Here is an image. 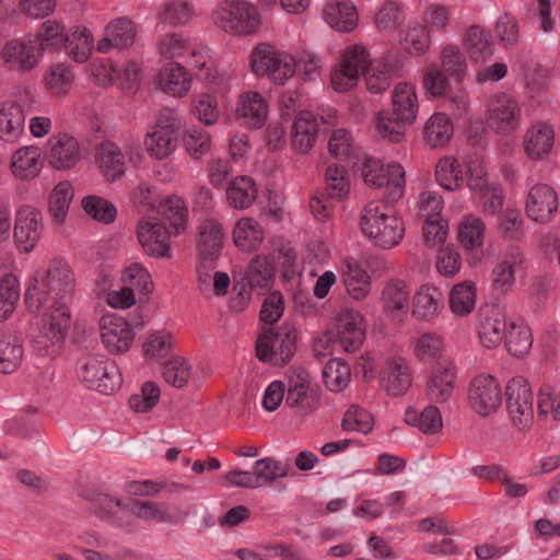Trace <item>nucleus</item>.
<instances>
[{
  "label": "nucleus",
  "instance_id": "obj_1",
  "mask_svg": "<svg viewBox=\"0 0 560 560\" xmlns=\"http://www.w3.org/2000/svg\"><path fill=\"white\" fill-rule=\"evenodd\" d=\"M73 278L69 266L61 260H54L40 281L35 277L28 283L24 300L31 312H37L51 295L54 303L49 319L48 335L52 342L66 337L71 323L69 304L72 301Z\"/></svg>",
  "mask_w": 560,
  "mask_h": 560
},
{
  "label": "nucleus",
  "instance_id": "obj_2",
  "mask_svg": "<svg viewBox=\"0 0 560 560\" xmlns=\"http://www.w3.org/2000/svg\"><path fill=\"white\" fill-rule=\"evenodd\" d=\"M360 73L372 93H381L390 85L389 72L381 69L380 63H370L368 50L360 45L346 49L339 68L331 72V84L336 91L346 92L357 84Z\"/></svg>",
  "mask_w": 560,
  "mask_h": 560
},
{
  "label": "nucleus",
  "instance_id": "obj_3",
  "mask_svg": "<svg viewBox=\"0 0 560 560\" xmlns=\"http://www.w3.org/2000/svg\"><path fill=\"white\" fill-rule=\"evenodd\" d=\"M392 105L390 110L378 113L376 129L383 138L398 143L405 136L406 125L416 119L419 108L415 88L408 83H398L393 91Z\"/></svg>",
  "mask_w": 560,
  "mask_h": 560
},
{
  "label": "nucleus",
  "instance_id": "obj_4",
  "mask_svg": "<svg viewBox=\"0 0 560 560\" xmlns=\"http://www.w3.org/2000/svg\"><path fill=\"white\" fill-rule=\"evenodd\" d=\"M360 226L364 235L383 248L398 245L405 234L404 222L393 207L380 201H371L364 207Z\"/></svg>",
  "mask_w": 560,
  "mask_h": 560
},
{
  "label": "nucleus",
  "instance_id": "obj_5",
  "mask_svg": "<svg viewBox=\"0 0 560 560\" xmlns=\"http://www.w3.org/2000/svg\"><path fill=\"white\" fill-rule=\"evenodd\" d=\"M298 336V329L288 323H283L277 330L265 327L256 341L257 358L273 365L289 363L296 351Z\"/></svg>",
  "mask_w": 560,
  "mask_h": 560
},
{
  "label": "nucleus",
  "instance_id": "obj_6",
  "mask_svg": "<svg viewBox=\"0 0 560 560\" xmlns=\"http://www.w3.org/2000/svg\"><path fill=\"white\" fill-rule=\"evenodd\" d=\"M77 373L90 389L109 395L121 386L122 378L114 362L102 355H86L78 361Z\"/></svg>",
  "mask_w": 560,
  "mask_h": 560
},
{
  "label": "nucleus",
  "instance_id": "obj_7",
  "mask_svg": "<svg viewBox=\"0 0 560 560\" xmlns=\"http://www.w3.org/2000/svg\"><path fill=\"white\" fill-rule=\"evenodd\" d=\"M295 59L275 46L262 43L254 48L250 66L257 75L267 74L275 83L284 84L296 71Z\"/></svg>",
  "mask_w": 560,
  "mask_h": 560
},
{
  "label": "nucleus",
  "instance_id": "obj_8",
  "mask_svg": "<svg viewBox=\"0 0 560 560\" xmlns=\"http://www.w3.org/2000/svg\"><path fill=\"white\" fill-rule=\"evenodd\" d=\"M214 23L224 32L234 35H250L260 24L254 5L242 1H224L213 12Z\"/></svg>",
  "mask_w": 560,
  "mask_h": 560
},
{
  "label": "nucleus",
  "instance_id": "obj_9",
  "mask_svg": "<svg viewBox=\"0 0 560 560\" xmlns=\"http://www.w3.org/2000/svg\"><path fill=\"white\" fill-rule=\"evenodd\" d=\"M34 94L24 89L15 101L0 103V139L15 143L24 132L26 115L33 112Z\"/></svg>",
  "mask_w": 560,
  "mask_h": 560
},
{
  "label": "nucleus",
  "instance_id": "obj_10",
  "mask_svg": "<svg viewBox=\"0 0 560 560\" xmlns=\"http://www.w3.org/2000/svg\"><path fill=\"white\" fill-rule=\"evenodd\" d=\"M509 417L518 430H527L534 421V397L532 387L523 376L513 377L505 387Z\"/></svg>",
  "mask_w": 560,
  "mask_h": 560
},
{
  "label": "nucleus",
  "instance_id": "obj_11",
  "mask_svg": "<svg viewBox=\"0 0 560 560\" xmlns=\"http://www.w3.org/2000/svg\"><path fill=\"white\" fill-rule=\"evenodd\" d=\"M362 176L369 186L385 187L389 201L398 200L404 194L405 170L400 164H388L384 170L378 160L368 159L362 166Z\"/></svg>",
  "mask_w": 560,
  "mask_h": 560
},
{
  "label": "nucleus",
  "instance_id": "obj_12",
  "mask_svg": "<svg viewBox=\"0 0 560 560\" xmlns=\"http://www.w3.org/2000/svg\"><path fill=\"white\" fill-rule=\"evenodd\" d=\"M521 114V107L514 97L498 93L488 102L487 124L497 133L509 135L518 128Z\"/></svg>",
  "mask_w": 560,
  "mask_h": 560
},
{
  "label": "nucleus",
  "instance_id": "obj_13",
  "mask_svg": "<svg viewBox=\"0 0 560 560\" xmlns=\"http://www.w3.org/2000/svg\"><path fill=\"white\" fill-rule=\"evenodd\" d=\"M468 401L480 417L493 413L502 404L499 382L491 375L481 374L474 377L468 386Z\"/></svg>",
  "mask_w": 560,
  "mask_h": 560
},
{
  "label": "nucleus",
  "instance_id": "obj_14",
  "mask_svg": "<svg viewBox=\"0 0 560 560\" xmlns=\"http://www.w3.org/2000/svg\"><path fill=\"white\" fill-rule=\"evenodd\" d=\"M320 389L312 384L308 375L301 371L289 377L285 405L300 415L313 413L319 407Z\"/></svg>",
  "mask_w": 560,
  "mask_h": 560
},
{
  "label": "nucleus",
  "instance_id": "obj_15",
  "mask_svg": "<svg viewBox=\"0 0 560 560\" xmlns=\"http://www.w3.org/2000/svg\"><path fill=\"white\" fill-rule=\"evenodd\" d=\"M36 42V38H33V34H27L22 38L10 39L1 50V58L12 69L31 71L42 60V54Z\"/></svg>",
  "mask_w": 560,
  "mask_h": 560
},
{
  "label": "nucleus",
  "instance_id": "obj_16",
  "mask_svg": "<svg viewBox=\"0 0 560 560\" xmlns=\"http://www.w3.org/2000/svg\"><path fill=\"white\" fill-rule=\"evenodd\" d=\"M43 233L42 213L32 206L21 207L15 214L13 237L20 252H32Z\"/></svg>",
  "mask_w": 560,
  "mask_h": 560
},
{
  "label": "nucleus",
  "instance_id": "obj_17",
  "mask_svg": "<svg viewBox=\"0 0 560 560\" xmlns=\"http://www.w3.org/2000/svg\"><path fill=\"white\" fill-rule=\"evenodd\" d=\"M457 377L456 366L450 360L439 361L430 371L425 384V396L431 402L442 404L448 400Z\"/></svg>",
  "mask_w": 560,
  "mask_h": 560
},
{
  "label": "nucleus",
  "instance_id": "obj_18",
  "mask_svg": "<svg viewBox=\"0 0 560 560\" xmlns=\"http://www.w3.org/2000/svg\"><path fill=\"white\" fill-rule=\"evenodd\" d=\"M174 232L164 222L140 221L137 236L143 250L153 257H170V236Z\"/></svg>",
  "mask_w": 560,
  "mask_h": 560
},
{
  "label": "nucleus",
  "instance_id": "obj_19",
  "mask_svg": "<svg viewBox=\"0 0 560 560\" xmlns=\"http://www.w3.org/2000/svg\"><path fill=\"white\" fill-rule=\"evenodd\" d=\"M100 328L102 342L110 353L120 354L130 348L135 334L124 318L105 315L101 318Z\"/></svg>",
  "mask_w": 560,
  "mask_h": 560
},
{
  "label": "nucleus",
  "instance_id": "obj_20",
  "mask_svg": "<svg viewBox=\"0 0 560 560\" xmlns=\"http://www.w3.org/2000/svg\"><path fill=\"white\" fill-rule=\"evenodd\" d=\"M508 323L504 312L498 305L480 308L478 314V336L487 348L499 346L506 332Z\"/></svg>",
  "mask_w": 560,
  "mask_h": 560
},
{
  "label": "nucleus",
  "instance_id": "obj_21",
  "mask_svg": "<svg viewBox=\"0 0 560 560\" xmlns=\"http://www.w3.org/2000/svg\"><path fill=\"white\" fill-rule=\"evenodd\" d=\"M412 370L404 358H389L385 362L381 385L393 397L405 395L412 385Z\"/></svg>",
  "mask_w": 560,
  "mask_h": 560
},
{
  "label": "nucleus",
  "instance_id": "obj_22",
  "mask_svg": "<svg viewBox=\"0 0 560 560\" xmlns=\"http://www.w3.org/2000/svg\"><path fill=\"white\" fill-rule=\"evenodd\" d=\"M47 145L48 163L56 170H69L81 159L78 140L68 133L51 136Z\"/></svg>",
  "mask_w": 560,
  "mask_h": 560
},
{
  "label": "nucleus",
  "instance_id": "obj_23",
  "mask_svg": "<svg viewBox=\"0 0 560 560\" xmlns=\"http://www.w3.org/2000/svg\"><path fill=\"white\" fill-rule=\"evenodd\" d=\"M558 209V195L547 184H537L530 188L526 199V213L536 222H548Z\"/></svg>",
  "mask_w": 560,
  "mask_h": 560
},
{
  "label": "nucleus",
  "instance_id": "obj_24",
  "mask_svg": "<svg viewBox=\"0 0 560 560\" xmlns=\"http://www.w3.org/2000/svg\"><path fill=\"white\" fill-rule=\"evenodd\" d=\"M336 337L334 342L338 343L346 352L357 351L365 337L361 316L349 310L341 312L337 318Z\"/></svg>",
  "mask_w": 560,
  "mask_h": 560
},
{
  "label": "nucleus",
  "instance_id": "obj_25",
  "mask_svg": "<svg viewBox=\"0 0 560 560\" xmlns=\"http://www.w3.org/2000/svg\"><path fill=\"white\" fill-rule=\"evenodd\" d=\"M24 357L22 336L12 328H4L0 335V372L13 373Z\"/></svg>",
  "mask_w": 560,
  "mask_h": 560
},
{
  "label": "nucleus",
  "instance_id": "obj_26",
  "mask_svg": "<svg viewBox=\"0 0 560 560\" xmlns=\"http://www.w3.org/2000/svg\"><path fill=\"white\" fill-rule=\"evenodd\" d=\"M223 236L222 225L217 220L207 219L200 224L197 245L201 260L213 262L218 259Z\"/></svg>",
  "mask_w": 560,
  "mask_h": 560
},
{
  "label": "nucleus",
  "instance_id": "obj_27",
  "mask_svg": "<svg viewBox=\"0 0 560 560\" xmlns=\"http://www.w3.org/2000/svg\"><path fill=\"white\" fill-rule=\"evenodd\" d=\"M442 308V293L433 285L423 284L413 296L411 315L419 322H431Z\"/></svg>",
  "mask_w": 560,
  "mask_h": 560
},
{
  "label": "nucleus",
  "instance_id": "obj_28",
  "mask_svg": "<svg viewBox=\"0 0 560 560\" xmlns=\"http://www.w3.org/2000/svg\"><path fill=\"white\" fill-rule=\"evenodd\" d=\"M135 36V24L127 18H119L107 25L105 36L97 44V50L106 54L113 47L126 48L133 44Z\"/></svg>",
  "mask_w": 560,
  "mask_h": 560
},
{
  "label": "nucleus",
  "instance_id": "obj_29",
  "mask_svg": "<svg viewBox=\"0 0 560 560\" xmlns=\"http://www.w3.org/2000/svg\"><path fill=\"white\" fill-rule=\"evenodd\" d=\"M318 124L315 116L308 110H301L292 124L291 144L295 152L305 154L315 142Z\"/></svg>",
  "mask_w": 560,
  "mask_h": 560
},
{
  "label": "nucleus",
  "instance_id": "obj_30",
  "mask_svg": "<svg viewBox=\"0 0 560 560\" xmlns=\"http://www.w3.org/2000/svg\"><path fill=\"white\" fill-rule=\"evenodd\" d=\"M553 129L544 122L532 126L524 138V150L530 160H541L548 155L553 147Z\"/></svg>",
  "mask_w": 560,
  "mask_h": 560
},
{
  "label": "nucleus",
  "instance_id": "obj_31",
  "mask_svg": "<svg viewBox=\"0 0 560 560\" xmlns=\"http://www.w3.org/2000/svg\"><path fill=\"white\" fill-rule=\"evenodd\" d=\"M325 21L336 31L350 32L358 23L355 7L349 0H330L323 11Z\"/></svg>",
  "mask_w": 560,
  "mask_h": 560
},
{
  "label": "nucleus",
  "instance_id": "obj_32",
  "mask_svg": "<svg viewBox=\"0 0 560 560\" xmlns=\"http://www.w3.org/2000/svg\"><path fill=\"white\" fill-rule=\"evenodd\" d=\"M268 104L265 97L256 91H249L241 95L237 116L252 128H260L267 119Z\"/></svg>",
  "mask_w": 560,
  "mask_h": 560
},
{
  "label": "nucleus",
  "instance_id": "obj_33",
  "mask_svg": "<svg viewBox=\"0 0 560 560\" xmlns=\"http://www.w3.org/2000/svg\"><path fill=\"white\" fill-rule=\"evenodd\" d=\"M191 77L178 62L165 63L159 73V84L163 92L172 96H184L191 86Z\"/></svg>",
  "mask_w": 560,
  "mask_h": 560
},
{
  "label": "nucleus",
  "instance_id": "obj_34",
  "mask_svg": "<svg viewBox=\"0 0 560 560\" xmlns=\"http://www.w3.org/2000/svg\"><path fill=\"white\" fill-rule=\"evenodd\" d=\"M410 291L406 281L401 279H390L382 291V305L386 313L394 317H399L409 302Z\"/></svg>",
  "mask_w": 560,
  "mask_h": 560
},
{
  "label": "nucleus",
  "instance_id": "obj_35",
  "mask_svg": "<svg viewBox=\"0 0 560 560\" xmlns=\"http://www.w3.org/2000/svg\"><path fill=\"white\" fill-rule=\"evenodd\" d=\"M96 159L104 176L108 180H117L125 174V156L116 143H102L97 149Z\"/></svg>",
  "mask_w": 560,
  "mask_h": 560
},
{
  "label": "nucleus",
  "instance_id": "obj_36",
  "mask_svg": "<svg viewBox=\"0 0 560 560\" xmlns=\"http://www.w3.org/2000/svg\"><path fill=\"white\" fill-rule=\"evenodd\" d=\"M464 44L475 62H483L494 52L490 34L479 25H472L466 31Z\"/></svg>",
  "mask_w": 560,
  "mask_h": 560
},
{
  "label": "nucleus",
  "instance_id": "obj_37",
  "mask_svg": "<svg viewBox=\"0 0 560 560\" xmlns=\"http://www.w3.org/2000/svg\"><path fill=\"white\" fill-rule=\"evenodd\" d=\"M256 197V184L252 177L246 175L235 177L226 189L228 201L235 209H247Z\"/></svg>",
  "mask_w": 560,
  "mask_h": 560
},
{
  "label": "nucleus",
  "instance_id": "obj_38",
  "mask_svg": "<svg viewBox=\"0 0 560 560\" xmlns=\"http://www.w3.org/2000/svg\"><path fill=\"white\" fill-rule=\"evenodd\" d=\"M39 149L37 147H23L16 150L12 156L11 170L15 177L32 179L40 171Z\"/></svg>",
  "mask_w": 560,
  "mask_h": 560
},
{
  "label": "nucleus",
  "instance_id": "obj_39",
  "mask_svg": "<svg viewBox=\"0 0 560 560\" xmlns=\"http://www.w3.org/2000/svg\"><path fill=\"white\" fill-rule=\"evenodd\" d=\"M159 212L162 215L160 222L166 223L174 235L180 234L186 229L188 211L182 198L177 196L167 197L161 202Z\"/></svg>",
  "mask_w": 560,
  "mask_h": 560
},
{
  "label": "nucleus",
  "instance_id": "obj_40",
  "mask_svg": "<svg viewBox=\"0 0 560 560\" xmlns=\"http://www.w3.org/2000/svg\"><path fill=\"white\" fill-rule=\"evenodd\" d=\"M343 283L349 295L358 301L366 298L371 290L369 273L355 261L347 262Z\"/></svg>",
  "mask_w": 560,
  "mask_h": 560
},
{
  "label": "nucleus",
  "instance_id": "obj_41",
  "mask_svg": "<svg viewBox=\"0 0 560 560\" xmlns=\"http://www.w3.org/2000/svg\"><path fill=\"white\" fill-rule=\"evenodd\" d=\"M178 136L175 131L152 129L144 139V145L150 156L163 160L171 155L177 147Z\"/></svg>",
  "mask_w": 560,
  "mask_h": 560
},
{
  "label": "nucleus",
  "instance_id": "obj_42",
  "mask_svg": "<svg viewBox=\"0 0 560 560\" xmlns=\"http://www.w3.org/2000/svg\"><path fill=\"white\" fill-rule=\"evenodd\" d=\"M405 421L425 434H435L443 425L440 410L435 406H428L420 412L415 408H408L405 412Z\"/></svg>",
  "mask_w": 560,
  "mask_h": 560
},
{
  "label": "nucleus",
  "instance_id": "obj_43",
  "mask_svg": "<svg viewBox=\"0 0 560 560\" xmlns=\"http://www.w3.org/2000/svg\"><path fill=\"white\" fill-rule=\"evenodd\" d=\"M68 34H65V26L56 21L44 22L33 38L43 55L45 50H60L63 47Z\"/></svg>",
  "mask_w": 560,
  "mask_h": 560
},
{
  "label": "nucleus",
  "instance_id": "obj_44",
  "mask_svg": "<svg viewBox=\"0 0 560 560\" xmlns=\"http://www.w3.org/2000/svg\"><path fill=\"white\" fill-rule=\"evenodd\" d=\"M476 304V287L471 281L455 284L450 292V307L456 315L469 314Z\"/></svg>",
  "mask_w": 560,
  "mask_h": 560
},
{
  "label": "nucleus",
  "instance_id": "obj_45",
  "mask_svg": "<svg viewBox=\"0 0 560 560\" xmlns=\"http://www.w3.org/2000/svg\"><path fill=\"white\" fill-rule=\"evenodd\" d=\"M453 135V124L443 113L433 114L424 126V137L431 147L448 142Z\"/></svg>",
  "mask_w": 560,
  "mask_h": 560
},
{
  "label": "nucleus",
  "instance_id": "obj_46",
  "mask_svg": "<svg viewBox=\"0 0 560 560\" xmlns=\"http://www.w3.org/2000/svg\"><path fill=\"white\" fill-rule=\"evenodd\" d=\"M435 178L444 189L459 188L464 183V177L458 161L453 156L440 159L435 166Z\"/></svg>",
  "mask_w": 560,
  "mask_h": 560
},
{
  "label": "nucleus",
  "instance_id": "obj_47",
  "mask_svg": "<svg viewBox=\"0 0 560 560\" xmlns=\"http://www.w3.org/2000/svg\"><path fill=\"white\" fill-rule=\"evenodd\" d=\"M124 508L135 516L145 521L172 522V515L166 511L165 504L132 499Z\"/></svg>",
  "mask_w": 560,
  "mask_h": 560
},
{
  "label": "nucleus",
  "instance_id": "obj_48",
  "mask_svg": "<svg viewBox=\"0 0 560 560\" xmlns=\"http://www.w3.org/2000/svg\"><path fill=\"white\" fill-rule=\"evenodd\" d=\"M264 233L259 224L249 218L241 219L234 230L233 240L243 249H255L262 242Z\"/></svg>",
  "mask_w": 560,
  "mask_h": 560
},
{
  "label": "nucleus",
  "instance_id": "obj_49",
  "mask_svg": "<svg viewBox=\"0 0 560 560\" xmlns=\"http://www.w3.org/2000/svg\"><path fill=\"white\" fill-rule=\"evenodd\" d=\"M503 339L508 351L514 357L527 354L533 343L530 329L513 322L508 326Z\"/></svg>",
  "mask_w": 560,
  "mask_h": 560
},
{
  "label": "nucleus",
  "instance_id": "obj_50",
  "mask_svg": "<svg viewBox=\"0 0 560 560\" xmlns=\"http://www.w3.org/2000/svg\"><path fill=\"white\" fill-rule=\"evenodd\" d=\"M485 235L483 222L474 215H466L458 226V240L467 249L481 247Z\"/></svg>",
  "mask_w": 560,
  "mask_h": 560
},
{
  "label": "nucleus",
  "instance_id": "obj_51",
  "mask_svg": "<svg viewBox=\"0 0 560 560\" xmlns=\"http://www.w3.org/2000/svg\"><path fill=\"white\" fill-rule=\"evenodd\" d=\"M350 368L340 359L329 360L323 369V380L330 392H340L350 382Z\"/></svg>",
  "mask_w": 560,
  "mask_h": 560
},
{
  "label": "nucleus",
  "instance_id": "obj_52",
  "mask_svg": "<svg viewBox=\"0 0 560 560\" xmlns=\"http://www.w3.org/2000/svg\"><path fill=\"white\" fill-rule=\"evenodd\" d=\"M92 36L88 30H75L67 35L63 47L77 62H84L92 51Z\"/></svg>",
  "mask_w": 560,
  "mask_h": 560
},
{
  "label": "nucleus",
  "instance_id": "obj_53",
  "mask_svg": "<svg viewBox=\"0 0 560 560\" xmlns=\"http://www.w3.org/2000/svg\"><path fill=\"white\" fill-rule=\"evenodd\" d=\"M73 198V189L69 182H60L49 196V212L57 223H62Z\"/></svg>",
  "mask_w": 560,
  "mask_h": 560
},
{
  "label": "nucleus",
  "instance_id": "obj_54",
  "mask_svg": "<svg viewBox=\"0 0 560 560\" xmlns=\"http://www.w3.org/2000/svg\"><path fill=\"white\" fill-rule=\"evenodd\" d=\"M162 375L166 383L183 388L190 378L191 366L185 358L173 357L163 364Z\"/></svg>",
  "mask_w": 560,
  "mask_h": 560
},
{
  "label": "nucleus",
  "instance_id": "obj_55",
  "mask_svg": "<svg viewBox=\"0 0 560 560\" xmlns=\"http://www.w3.org/2000/svg\"><path fill=\"white\" fill-rule=\"evenodd\" d=\"M444 347L443 338L436 332L422 334L415 343L413 353L422 362L438 360Z\"/></svg>",
  "mask_w": 560,
  "mask_h": 560
},
{
  "label": "nucleus",
  "instance_id": "obj_56",
  "mask_svg": "<svg viewBox=\"0 0 560 560\" xmlns=\"http://www.w3.org/2000/svg\"><path fill=\"white\" fill-rule=\"evenodd\" d=\"M442 70L456 81H462L467 71V62L457 46L448 45L441 54Z\"/></svg>",
  "mask_w": 560,
  "mask_h": 560
},
{
  "label": "nucleus",
  "instance_id": "obj_57",
  "mask_svg": "<svg viewBox=\"0 0 560 560\" xmlns=\"http://www.w3.org/2000/svg\"><path fill=\"white\" fill-rule=\"evenodd\" d=\"M341 427L347 432L366 434L373 429V419L365 409L353 405L345 412Z\"/></svg>",
  "mask_w": 560,
  "mask_h": 560
},
{
  "label": "nucleus",
  "instance_id": "obj_58",
  "mask_svg": "<svg viewBox=\"0 0 560 560\" xmlns=\"http://www.w3.org/2000/svg\"><path fill=\"white\" fill-rule=\"evenodd\" d=\"M92 512L102 521L116 524V514L125 504L119 499H114L106 493H96L91 498Z\"/></svg>",
  "mask_w": 560,
  "mask_h": 560
},
{
  "label": "nucleus",
  "instance_id": "obj_59",
  "mask_svg": "<svg viewBox=\"0 0 560 560\" xmlns=\"http://www.w3.org/2000/svg\"><path fill=\"white\" fill-rule=\"evenodd\" d=\"M253 469L257 478L258 488L287 476L288 472L280 462L270 457L258 459L254 464Z\"/></svg>",
  "mask_w": 560,
  "mask_h": 560
},
{
  "label": "nucleus",
  "instance_id": "obj_60",
  "mask_svg": "<svg viewBox=\"0 0 560 560\" xmlns=\"http://www.w3.org/2000/svg\"><path fill=\"white\" fill-rule=\"evenodd\" d=\"M82 206L89 215L100 222L110 223L117 214L114 205L101 197L88 196L83 198Z\"/></svg>",
  "mask_w": 560,
  "mask_h": 560
},
{
  "label": "nucleus",
  "instance_id": "obj_61",
  "mask_svg": "<svg viewBox=\"0 0 560 560\" xmlns=\"http://www.w3.org/2000/svg\"><path fill=\"white\" fill-rule=\"evenodd\" d=\"M122 281L127 288H132L133 292L138 291L147 295L152 291L153 283L150 273L138 264H132L125 269Z\"/></svg>",
  "mask_w": 560,
  "mask_h": 560
},
{
  "label": "nucleus",
  "instance_id": "obj_62",
  "mask_svg": "<svg viewBox=\"0 0 560 560\" xmlns=\"http://www.w3.org/2000/svg\"><path fill=\"white\" fill-rule=\"evenodd\" d=\"M72 81V73L63 65L52 66L45 77V84L54 95H62L68 92Z\"/></svg>",
  "mask_w": 560,
  "mask_h": 560
},
{
  "label": "nucleus",
  "instance_id": "obj_63",
  "mask_svg": "<svg viewBox=\"0 0 560 560\" xmlns=\"http://www.w3.org/2000/svg\"><path fill=\"white\" fill-rule=\"evenodd\" d=\"M284 311V298L279 291L269 293L262 302L259 319L265 325L276 324L282 316Z\"/></svg>",
  "mask_w": 560,
  "mask_h": 560
},
{
  "label": "nucleus",
  "instance_id": "obj_64",
  "mask_svg": "<svg viewBox=\"0 0 560 560\" xmlns=\"http://www.w3.org/2000/svg\"><path fill=\"white\" fill-rule=\"evenodd\" d=\"M186 151L194 159H199L210 151L211 141L208 132L200 129H189L183 138Z\"/></svg>",
  "mask_w": 560,
  "mask_h": 560
}]
</instances>
